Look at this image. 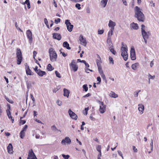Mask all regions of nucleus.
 <instances>
[{
    "label": "nucleus",
    "instance_id": "f257e3e1",
    "mask_svg": "<svg viewBox=\"0 0 159 159\" xmlns=\"http://www.w3.org/2000/svg\"><path fill=\"white\" fill-rule=\"evenodd\" d=\"M135 17L137 18L139 21H144L145 20V17L144 14L141 12L140 8L136 6L135 7Z\"/></svg>",
    "mask_w": 159,
    "mask_h": 159
},
{
    "label": "nucleus",
    "instance_id": "f03ea898",
    "mask_svg": "<svg viewBox=\"0 0 159 159\" xmlns=\"http://www.w3.org/2000/svg\"><path fill=\"white\" fill-rule=\"evenodd\" d=\"M50 60L52 62L56 61L57 55L55 51L52 48H50L49 50Z\"/></svg>",
    "mask_w": 159,
    "mask_h": 159
},
{
    "label": "nucleus",
    "instance_id": "7ed1b4c3",
    "mask_svg": "<svg viewBox=\"0 0 159 159\" xmlns=\"http://www.w3.org/2000/svg\"><path fill=\"white\" fill-rule=\"evenodd\" d=\"M16 51L17 63L18 65H20L22 60L21 52L20 49L19 48H17Z\"/></svg>",
    "mask_w": 159,
    "mask_h": 159
},
{
    "label": "nucleus",
    "instance_id": "20e7f679",
    "mask_svg": "<svg viewBox=\"0 0 159 159\" xmlns=\"http://www.w3.org/2000/svg\"><path fill=\"white\" fill-rule=\"evenodd\" d=\"M121 56L123 57L125 61H126L128 58V54L127 52V49L124 47L121 48Z\"/></svg>",
    "mask_w": 159,
    "mask_h": 159
},
{
    "label": "nucleus",
    "instance_id": "39448f33",
    "mask_svg": "<svg viewBox=\"0 0 159 159\" xmlns=\"http://www.w3.org/2000/svg\"><path fill=\"white\" fill-rule=\"evenodd\" d=\"M98 102L99 104L100 108L99 111L101 114L104 113L106 111V105H104L103 102L99 100L98 101Z\"/></svg>",
    "mask_w": 159,
    "mask_h": 159
},
{
    "label": "nucleus",
    "instance_id": "423d86ee",
    "mask_svg": "<svg viewBox=\"0 0 159 159\" xmlns=\"http://www.w3.org/2000/svg\"><path fill=\"white\" fill-rule=\"evenodd\" d=\"M145 26L144 25H141V32L143 37L144 40L148 39L149 34H148L145 31Z\"/></svg>",
    "mask_w": 159,
    "mask_h": 159
},
{
    "label": "nucleus",
    "instance_id": "0eeeda50",
    "mask_svg": "<svg viewBox=\"0 0 159 159\" xmlns=\"http://www.w3.org/2000/svg\"><path fill=\"white\" fill-rule=\"evenodd\" d=\"M65 24H66L67 30L71 32L73 28V25L71 24L69 20H66Z\"/></svg>",
    "mask_w": 159,
    "mask_h": 159
},
{
    "label": "nucleus",
    "instance_id": "6e6552de",
    "mask_svg": "<svg viewBox=\"0 0 159 159\" xmlns=\"http://www.w3.org/2000/svg\"><path fill=\"white\" fill-rule=\"evenodd\" d=\"M27 159H37L32 149L29 151Z\"/></svg>",
    "mask_w": 159,
    "mask_h": 159
},
{
    "label": "nucleus",
    "instance_id": "1a4fd4ad",
    "mask_svg": "<svg viewBox=\"0 0 159 159\" xmlns=\"http://www.w3.org/2000/svg\"><path fill=\"white\" fill-rule=\"evenodd\" d=\"M68 112L70 117L75 120H76L77 119V115L73 112L70 109L68 110Z\"/></svg>",
    "mask_w": 159,
    "mask_h": 159
},
{
    "label": "nucleus",
    "instance_id": "9d476101",
    "mask_svg": "<svg viewBox=\"0 0 159 159\" xmlns=\"http://www.w3.org/2000/svg\"><path fill=\"white\" fill-rule=\"evenodd\" d=\"M71 143L70 139L69 137H66L64 139H63L61 141V144L63 145H65L66 143L70 144Z\"/></svg>",
    "mask_w": 159,
    "mask_h": 159
},
{
    "label": "nucleus",
    "instance_id": "9b49d317",
    "mask_svg": "<svg viewBox=\"0 0 159 159\" xmlns=\"http://www.w3.org/2000/svg\"><path fill=\"white\" fill-rule=\"evenodd\" d=\"M130 57L132 60H134L136 59L135 52L133 47L131 48L130 51Z\"/></svg>",
    "mask_w": 159,
    "mask_h": 159
},
{
    "label": "nucleus",
    "instance_id": "f8f14e48",
    "mask_svg": "<svg viewBox=\"0 0 159 159\" xmlns=\"http://www.w3.org/2000/svg\"><path fill=\"white\" fill-rule=\"evenodd\" d=\"M70 65L72 67L74 71L75 72L77 70L78 67L76 64L75 60H73Z\"/></svg>",
    "mask_w": 159,
    "mask_h": 159
},
{
    "label": "nucleus",
    "instance_id": "ddd939ff",
    "mask_svg": "<svg viewBox=\"0 0 159 159\" xmlns=\"http://www.w3.org/2000/svg\"><path fill=\"white\" fill-rule=\"evenodd\" d=\"M130 27L131 29L137 30L139 28V26L138 24L133 22L130 24Z\"/></svg>",
    "mask_w": 159,
    "mask_h": 159
},
{
    "label": "nucleus",
    "instance_id": "4468645a",
    "mask_svg": "<svg viewBox=\"0 0 159 159\" xmlns=\"http://www.w3.org/2000/svg\"><path fill=\"white\" fill-rule=\"evenodd\" d=\"M53 37L54 39L57 40H61V35L60 34L55 33L53 34Z\"/></svg>",
    "mask_w": 159,
    "mask_h": 159
},
{
    "label": "nucleus",
    "instance_id": "2eb2a0df",
    "mask_svg": "<svg viewBox=\"0 0 159 159\" xmlns=\"http://www.w3.org/2000/svg\"><path fill=\"white\" fill-rule=\"evenodd\" d=\"M116 25V23L115 22L112 21L111 20H110L109 21L108 24V26L110 27L111 29H114V27Z\"/></svg>",
    "mask_w": 159,
    "mask_h": 159
},
{
    "label": "nucleus",
    "instance_id": "dca6fc26",
    "mask_svg": "<svg viewBox=\"0 0 159 159\" xmlns=\"http://www.w3.org/2000/svg\"><path fill=\"white\" fill-rule=\"evenodd\" d=\"M25 69L26 70V73L27 75H32V74L31 73V70L30 69L29 66L27 65V63H25Z\"/></svg>",
    "mask_w": 159,
    "mask_h": 159
},
{
    "label": "nucleus",
    "instance_id": "f3484780",
    "mask_svg": "<svg viewBox=\"0 0 159 159\" xmlns=\"http://www.w3.org/2000/svg\"><path fill=\"white\" fill-rule=\"evenodd\" d=\"M138 110L139 111H140V113L142 114L143 112L144 109V106L142 104H138Z\"/></svg>",
    "mask_w": 159,
    "mask_h": 159
},
{
    "label": "nucleus",
    "instance_id": "a211bd4d",
    "mask_svg": "<svg viewBox=\"0 0 159 159\" xmlns=\"http://www.w3.org/2000/svg\"><path fill=\"white\" fill-rule=\"evenodd\" d=\"M7 150L9 154H11L13 152V147L12 144L11 143L9 144V145L7 147Z\"/></svg>",
    "mask_w": 159,
    "mask_h": 159
},
{
    "label": "nucleus",
    "instance_id": "6ab92c4d",
    "mask_svg": "<svg viewBox=\"0 0 159 159\" xmlns=\"http://www.w3.org/2000/svg\"><path fill=\"white\" fill-rule=\"evenodd\" d=\"M26 83L27 87L28 89H29L31 88L32 84H34V82H33L28 81V80L26 81Z\"/></svg>",
    "mask_w": 159,
    "mask_h": 159
},
{
    "label": "nucleus",
    "instance_id": "aec40b11",
    "mask_svg": "<svg viewBox=\"0 0 159 159\" xmlns=\"http://www.w3.org/2000/svg\"><path fill=\"white\" fill-rule=\"evenodd\" d=\"M26 34L28 39H29V40H32V34L31 31L30 30H27L26 32Z\"/></svg>",
    "mask_w": 159,
    "mask_h": 159
},
{
    "label": "nucleus",
    "instance_id": "412c9836",
    "mask_svg": "<svg viewBox=\"0 0 159 159\" xmlns=\"http://www.w3.org/2000/svg\"><path fill=\"white\" fill-rule=\"evenodd\" d=\"M63 92L64 96L65 97H66L67 98H68L70 93L68 89L64 88L63 89Z\"/></svg>",
    "mask_w": 159,
    "mask_h": 159
},
{
    "label": "nucleus",
    "instance_id": "4be33fe9",
    "mask_svg": "<svg viewBox=\"0 0 159 159\" xmlns=\"http://www.w3.org/2000/svg\"><path fill=\"white\" fill-rule=\"evenodd\" d=\"M97 57L98 58V59L96 60V63L97 66H101V64L102 62L101 59L99 55H97Z\"/></svg>",
    "mask_w": 159,
    "mask_h": 159
},
{
    "label": "nucleus",
    "instance_id": "5701e85b",
    "mask_svg": "<svg viewBox=\"0 0 159 159\" xmlns=\"http://www.w3.org/2000/svg\"><path fill=\"white\" fill-rule=\"evenodd\" d=\"M36 73L40 76H43V75L46 74V73L45 71H42L39 69Z\"/></svg>",
    "mask_w": 159,
    "mask_h": 159
},
{
    "label": "nucleus",
    "instance_id": "b1692460",
    "mask_svg": "<svg viewBox=\"0 0 159 159\" xmlns=\"http://www.w3.org/2000/svg\"><path fill=\"white\" fill-rule=\"evenodd\" d=\"M107 1L108 0H102L101 2V5L103 7H105L107 4Z\"/></svg>",
    "mask_w": 159,
    "mask_h": 159
},
{
    "label": "nucleus",
    "instance_id": "393cba45",
    "mask_svg": "<svg viewBox=\"0 0 159 159\" xmlns=\"http://www.w3.org/2000/svg\"><path fill=\"white\" fill-rule=\"evenodd\" d=\"M139 64L138 63H136L132 65L131 67L133 70H136L137 67L139 66Z\"/></svg>",
    "mask_w": 159,
    "mask_h": 159
},
{
    "label": "nucleus",
    "instance_id": "a878e982",
    "mask_svg": "<svg viewBox=\"0 0 159 159\" xmlns=\"http://www.w3.org/2000/svg\"><path fill=\"white\" fill-rule=\"evenodd\" d=\"M63 46L67 49H70V48L69 47V44L67 42H65L63 43Z\"/></svg>",
    "mask_w": 159,
    "mask_h": 159
},
{
    "label": "nucleus",
    "instance_id": "bb28decb",
    "mask_svg": "<svg viewBox=\"0 0 159 159\" xmlns=\"http://www.w3.org/2000/svg\"><path fill=\"white\" fill-rule=\"evenodd\" d=\"M110 96L112 98H116L118 97L117 94H116L114 92L111 91L109 94Z\"/></svg>",
    "mask_w": 159,
    "mask_h": 159
},
{
    "label": "nucleus",
    "instance_id": "cd10ccee",
    "mask_svg": "<svg viewBox=\"0 0 159 159\" xmlns=\"http://www.w3.org/2000/svg\"><path fill=\"white\" fill-rule=\"evenodd\" d=\"M148 83L149 84H150V79L153 80L154 79L155 76V75L152 76L149 74H148Z\"/></svg>",
    "mask_w": 159,
    "mask_h": 159
},
{
    "label": "nucleus",
    "instance_id": "c85d7f7f",
    "mask_svg": "<svg viewBox=\"0 0 159 159\" xmlns=\"http://www.w3.org/2000/svg\"><path fill=\"white\" fill-rule=\"evenodd\" d=\"M114 29H111L109 31L108 34V39H110V37L113 34V32Z\"/></svg>",
    "mask_w": 159,
    "mask_h": 159
},
{
    "label": "nucleus",
    "instance_id": "c756f323",
    "mask_svg": "<svg viewBox=\"0 0 159 159\" xmlns=\"http://www.w3.org/2000/svg\"><path fill=\"white\" fill-rule=\"evenodd\" d=\"M47 69L48 70L51 71L54 68L50 64H49L47 66Z\"/></svg>",
    "mask_w": 159,
    "mask_h": 159
},
{
    "label": "nucleus",
    "instance_id": "7c9ffc66",
    "mask_svg": "<svg viewBox=\"0 0 159 159\" xmlns=\"http://www.w3.org/2000/svg\"><path fill=\"white\" fill-rule=\"evenodd\" d=\"M107 43L109 44V48H113V45L111 42V40H107Z\"/></svg>",
    "mask_w": 159,
    "mask_h": 159
},
{
    "label": "nucleus",
    "instance_id": "2f4dec72",
    "mask_svg": "<svg viewBox=\"0 0 159 159\" xmlns=\"http://www.w3.org/2000/svg\"><path fill=\"white\" fill-rule=\"evenodd\" d=\"M25 131H21L20 133V136L21 138L23 139L25 136Z\"/></svg>",
    "mask_w": 159,
    "mask_h": 159
},
{
    "label": "nucleus",
    "instance_id": "473e14b6",
    "mask_svg": "<svg viewBox=\"0 0 159 159\" xmlns=\"http://www.w3.org/2000/svg\"><path fill=\"white\" fill-rule=\"evenodd\" d=\"M96 148L97 150L99 152V153H101V146L100 145H98L96 146Z\"/></svg>",
    "mask_w": 159,
    "mask_h": 159
},
{
    "label": "nucleus",
    "instance_id": "72a5a7b5",
    "mask_svg": "<svg viewBox=\"0 0 159 159\" xmlns=\"http://www.w3.org/2000/svg\"><path fill=\"white\" fill-rule=\"evenodd\" d=\"M80 43L84 46H85L87 44V42H86V40H80Z\"/></svg>",
    "mask_w": 159,
    "mask_h": 159
},
{
    "label": "nucleus",
    "instance_id": "f704fd0d",
    "mask_svg": "<svg viewBox=\"0 0 159 159\" xmlns=\"http://www.w3.org/2000/svg\"><path fill=\"white\" fill-rule=\"evenodd\" d=\"M110 51L114 55H115L116 53V52L114 50L113 48H109Z\"/></svg>",
    "mask_w": 159,
    "mask_h": 159
},
{
    "label": "nucleus",
    "instance_id": "c9c22d12",
    "mask_svg": "<svg viewBox=\"0 0 159 159\" xmlns=\"http://www.w3.org/2000/svg\"><path fill=\"white\" fill-rule=\"evenodd\" d=\"M98 70L100 74L103 73V72L102 70V67L101 66H98Z\"/></svg>",
    "mask_w": 159,
    "mask_h": 159
},
{
    "label": "nucleus",
    "instance_id": "e433bc0d",
    "mask_svg": "<svg viewBox=\"0 0 159 159\" xmlns=\"http://www.w3.org/2000/svg\"><path fill=\"white\" fill-rule=\"evenodd\" d=\"M109 59L110 63L112 64V65H113L114 64V62L112 58L111 57H109Z\"/></svg>",
    "mask_w": 159,
    "mask_h": 159
},
{
    "label": "nucleus",
    "instance_id": "4c0bfd02",
    "mask_svg": "<svg viewBox=\"0 0 159 159\" xmlns=\"http://www.w3.org/2000/svg\"><path fill=\"white\" fill-rule=\"evenodd\" d=\"M83 88L84 90L85 91L87 92L88 90V87L87 84H84L83 85Z\"/></svg>",
    "mask_w": 159,
    "mask_h": 159
},
{
    "label": "nucleus",
    "instance_id": "58836bf2",
    "mask_svg": "<svg viewBox=\"0 0 159 159\" xmlns=\"http://www.w3.org/2000/svg\"><path fill=\"white\" fill-rule=\"evenodd\" d=\"M44 21L47 26L48 27V28H49V26L48 25V21L47 20V19L46 18H44Z\"/></svg>",
    "mask_w": 159,
    "mask_h": 159
},
{
    "label": "nucleus",
    "instance_id": "ea45409f",
    "mask_svg": "<svg viewBox=\"0 0 159 159\" xmlns=\"http://www.w3.org/2000/svg\"><path fill=\"white\" fill-rule=\"evenodd\" d=\"M104 32V30L103 29L102 30H98V34H102Z\"/></svg>",
    "mask_w": 159,
    "mask_h": 159
},
{
    "label": "nucleus",
    "instance_id": "a19ab883",
    "mask_svg": "<svg viewBox=\"0 0 159 159\" xmlns=\"http://www.w3.org/2000/svg\"><path fill=\"white\" fill-rule=\"evenodd\" d=\"M5 99L8 102L11 103H13L14 102L12 100L10 99L9 98L7 97L6 96H5Z\"/></svg>",
    "mask_w": 159,
    "mask_h": 159
},
{
    "label": "nucleus",
    "instance_id": "79ce46f5",
    "mask_svg": "<svg viewBox=\"0 0 159 159\" xmlns=\"http://www.w3.org/2000/svg\"><path fill=\"white\" fill-rule=\"evenodd\" d=\"M52 129L54 131H56L58 130V129L57 128L55 125H53L51 127Z\"/></svg>",
    "mask_w": 159,
    "mask_h": 159
},
{
    "label": "nucleus",
    "instance_id": "37998d69",
    "mask_svg": "<svg viewBox=\"0 0 159 159\" xmlns=\"http://www.w3.org/2000/svg\"><path fill=\"white\" fill-rule=\"evenodd\" d=\"M62 156L65 159H68L70 157V156L68 155H66L65 154H62Z\"/></svg>",
    "mask_w": 159,
    "mask_h": 159
},
{
    "label": "nucleus",
    "instance_id": "c03bdc74",
    "mask_svg": "<svg viewBox=\"0 0 159 159\" xmlns=\"http://www.w3.org/2000/svg\"><path fill=\"white\" fill-rule=\"evenodd\" d=\"M55 74L56 75V76L59 78H61V76L60 75V74L59 73V72L57 71H55Z\"/></svg>",
    "mask_w": 159,
    "mask_h": 159
},
{
    "label": "nucleus",
    "instance_id": "a18cd8bd",
    "mask_svg": "<svg viewBox=\"0 0 159 159\" xmlns=\"http://www.w3.org/2000/svg\"><path fill=\"white\" fill-rule=\"evenodd\" d=\"M8 116L9 119H11V120L12 121V123H13L14 119L13 117H12L11 116V115H10L9 116Z\"/></svg>",
    "mask_w": 159,
    "mask_h": 159
},
{
    "label": "nucleus",
    "instance_id": "49530a36",
    "mask_svg": "<svg viewBox=\"0 0 159 159\" xmlns=\"http://www.w3.org/2000/svg\"><path fill=\"white\" fill-rule=\"evenodd\" d=\"M117 152H118V154L121 157L122 159H123L124 157L123 156L122 152L120 151L119 150Z\"/></svg>",
    "mask_w": 159,
    "mask_h": 159
},
{
    "label": "nucleus",
    "instance_id": "de8ad7c7",
    "mask_svg": "<svg viewBox=\"0 0 159 159\" xmlns=\"http://www.w3.org/2000/svg\"><path fill=\"white\" fill-rule=\"evenodd\" d=\"M80 6V5L79 3H77L75 5V7L77 8L78 10H80L81 9Z\"/></svg>",
    "mask_w": 159,
    "mask_h": 159
},
{
    "label": "nucleus",
    "instance_id": "09e8293b",
    "mask_svg": "<svg viewBox=\"0 0 159 159\" xmlns=\"http://www.w3.org/2000/svg\"><path fill=\"white\" fill-rule=\"evenodd\" d=\"M97 80L98 81V82L97 83V84H100V83L101 82V79L100 77L99 76L97 77Z\"/></svg>",
    "mask_w": 159,
    "mask_h": 159
},
{
    "label": "nucleus",
    "instance_id": "8fccbe9b",
    "mask_svg": "<svg viewBox=\"0 0 159 159\" xmlns=\"http://www.w3.org/2000/svg\"><path fill=\"white\" fill-rule=\"evenodd\" d=\"M60 18H58L57 19L55 20L54 22L56 24H57L58 23L60 22Z\"/></svg>",
    "mask_w": 159,
    "mask_h": 159
},
{
    "label": "nucleus",
    "instance_id": "3c124183",
    "mask_svg": "<svg viewBox=\"0 0 159 159\" xmlns=\"http://www.w3.org/2000/svg\"><path fill=\"white\" fill-rule=\"evenodd\" d=\"M103 80H106V77L104 74L103 73H102V74H100Z\"/></svg>",
    "mask_w": 159,
    "mask_h": 159
},
{
    "label": "nucleus",
    "instance_id": "603ef678",
    "mask_svg": "<svg viewBox=\"0 0 159 159\" xmlns=\"http://www.w3.org/2000/svg\"><path fill=\"white\" fill-rule=\"evenodd\" d=\"M27 127H28L27 125H25L24 126V127L23 128V129L22 130V131L25 132L26 130V129L27 128Z\"/></svg>",
    "mask_w": 159,
    "mask_h": 159
},
{
    "label": "nucleus",
    "instance_id": "864d4df0",
    "mask_svg": "<svg viewBox=\"0 0 159 159\" xmlns=\"http://www.w3.org/2000/svg\"><path fill=\"white\" fill-rule=\"evenodd\" d=\"M37 54V52L36 51H34L33 52V58L34 59H35V57Z\"/></svg>",
    "mask_w": 159,
    "mask_h": 159
},
{
    "label": "nucleus",
    "instance_id": "5fc2aeb1",
    "mask_svg": "<svg viewBox=\"0 0 159 159\" xmlns=\"http://www.w3.org/2000/svg\"><path fill=\"white\" fill-rule=\"evenodd\" d=\"M138 92H137L136 91L134 93V96L135 97H137L138 96Z\"/></svg>",
    "mask_w": 159,
    "mask_h": 159
},
{
    "label": "nucleus",
    "instance_id": "6e6d98bb",
    "mask_svg": "<svg viewBox=\"0 0 159 159\" xmlns=\"http://www.w3.org/2000/svg\"><path fill=\"white\" fill-rule=\"evenodd\" d=\"M89 110V107L86 108H85L84 111H85V113L84 114L85 115H87L88 114V111Z\"/></svg>",
    "mask_w": 159,
    "mask_h": 159
},
{
    "label": "nucleus",
    "instance_id": "4d7b16f0",
    "mask_svg": "<svg viewBox=\"0 0 159 159\" xmlns=\"http://www.w3.org/2000/svg\"><path fill=\"white\" fill-rule=\"evenodd\" d=\"M57 103L58 106H61L62 105V102L61 101H60L59 100H58L57 101Z\"/></svg>",
    "mask_w": 159,
    "mask_h": 159
},
{
    "label": "nucleus",
    "instance_id": "13d9d810",
    "mask_svg": "<svg viewBox=\"0 0 159 159\" xmlns=\"http://www.w3.org/2000/svg\"><path fill=\"white\" fill-rule=\"evenodd\" d=\"M133 150L134 151V152H137V151H138L137 149V148H136L135 146H133Z\"/></svg>",
    "mask_w": 159,
    "mask_h": 159
},
{
    "label": "nucleus",
    "instance_id": "bf43d9fd",
    "mask_svg": "<svg viewBox=\"0 0 159 159\" xmlns=\"http://www.w3.org/2000/svg\"><path fill=\"white\" fill-rule=\"evenodd\" d=\"M150 146L151 147V150L152 151L153 150V140L151 139V143H150Z\"/></svg>",
    "mask_w": 159,
    "mask_h": 159
},
{
    "label": "nucleus",
    "instance_id": "052dcab7",
    "mask_svg": "<svg viewBox=\"0 0 159 159\" xmlns=\"http://www.w3.org/2000/svg\"><path fill=\"white\" fill-rule=\"evenodd\" d=\"M26 122V121L25 120H20V123L21 125H24Z\"/></svg>",
    "mask_w": 159,
    "mask_h": 159
},
{
    "label": "nucleus",
    "instance_id": "680f3d73",
    "mask_svg": "<svg viewBox=\"0 0 159 159\" xmlns=\"http://www.w3.org/2000/svg\"><path fill=\"white\" fill-rule=\"evenodd\" d=\"M6 111L7 116H9V115H11V113L9 110L7 109Z\"/></svg>",
    "mask_w": 159,
    "mask_h": 159
},
{
    "label": "nucleus",
    "instance_id": "e2e57ef3",
    "mask_svg": "<svg viewBox=\"0 0 159 159\" xmlns=\"http://www.w3.org/2000/svg\"><path fill=\"white\" fill-rule=\"evenodd\" d=\"M30 1L29 0H26L25 2H23V3H22L23 4H26L27 5L28 4V3H30Z\"/></svg>",
    "mask_w": 159,
    "mask_h": 159
},
{
    "label": "nucleus",
    "instance_id": "0e129e2a",
    "mask_svg": "<svg viewBox=\"0 0 159 159\" xmlns=\"http://www.w3.org/2000/svg\"><path fill=\"white\" fill-rule=\"evenodd\" d=\"M30 95L31 98L32 99V101H33V102L35 101V100L32 94H30Z\"/></svg>",
    "mask_w": 159,
    "mask_h": 159
},
{
    "label": "nucleus",
    "instance_id": "69168bd1",
    "mask_svg": "<svg viewBox=\"0 0 159 159\" xmlns=\"http://www.w3.org/2000/svg\"><path fill=\"white\" fill-rule=\"evenodd\" d=\"M89 118L90 119L93 121H94L95 120V119L93 117L92 115H90Z\"/></svg>",
    "mask_w": 159,
    "mask_h": 159
},
{
    "label": "nucleus",
    "instance_id": "338daca9",
    "mask_svg": "<svg viewBox=\"0 0 159 159\" xmlns=\"http://www.w3.org/2000/svg\"><path fill=\"white\" fill-rule=\"evenodd\" d=\"M85 72H86L87 73H89V72L88 71H89V70L90 71H91V72L93 71V70H90L88 68H87L86 69H85Z\"/></svg>",
    "mask_w": 159,
    "mask_h": 159
},
{
    "label": "nucleus",
    "instance_id": "774afa93",
    "mask_svg": "<svg viewBox=\"0 0 159 159\" xmlns=\"http://www.w3.org/2000/svg\"><path fill=\"white\" fill-rule=\"evenodd\" d=\"M38 67L37 66H35V68H34V70L35 72L36 73L39 70L38 69Z\"/></svg>",
    "mask_w": 159,
    "mask_h": 159
}]
</instances>
